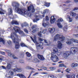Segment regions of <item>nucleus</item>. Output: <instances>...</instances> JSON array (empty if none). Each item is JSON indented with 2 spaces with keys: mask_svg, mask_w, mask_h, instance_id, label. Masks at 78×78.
I'll use <instances>...</instances> for the list:
<instances>
[{
  "mask_svg": "<svg viewBox=\"0 0 78 78\" xmlns=\"http://www.w3.org/2000/svg\"><path fill=\"white\" fill-rule=\"evenodd\" d=\"M12 6H13L15 7L16 10L17 11L19 14H20L22 15H26L28 17H31V12H29L30 11H32V12H33L35 11L34 7L32 5H30L29 7H27L28 11L27 10H24L18 8V6H19V4L18 3H16L15 2H13L12 3Z\"/></svg>",
  "mask_w": 78,
  "mask_h": 78,
  "instance_id": "nucleus-1",
  "label": "nucleus"
},
{
  "mask_svg": "<svg viewBox=\"0 0 78 78\" xmlns=\"http://www.w3.org/2000/svg\"><path fill=\"white\" fill-rule=\"evenodd\" d=\"M19 37H20L17 35L16 33L12 34L11 38H12V40L15 44H16L15 47V48H16V49H18V48H19V47H20V44H19V43L18 42Z\"/></svg>",
  "mask_w": 78,
  "mask_h": 78,
  "instance_id": "nucleus-2",
  "label": "nucleus"
},
{
  "mask_svg": "<svg viewBox=\"0 0 78 78\" xmlns=\"http://www.w3.org/2000/svg\"><path fill=\"white\" fill-rule=\"evenodd\" d=\"M58 39L60 40L61 42H63L65 40V37L62 35L57 34L54 37V41H56Z\"/></svg>",
  "mask_w": 78,
  "mask_h": 78,
  "instance_id": "nucleus-3",
  "label": "nucleus"
},
{
  "mask_svg": "<svg viewBox=\"0 0 78 78\" xmlns=\"http://www.w3.org/2000/svg\"><path fill=\"white\" fill-rule=\"evenodd\" d=\"M30 38L31 39L32 41L34 42V43L35 44V45L36 47H41L42 45H43V43H37L36 42V36H34V39L32 38V37H31Z\"/></svg>",
  "mask_w": 78,
  "mask_h": 78,
  "instance_id": "nucleus-4",
  "label": "nucleus"
},
{
  "mask_svg": "<svg viewBox=\"0 0 78 78\" xmlns=\"http://www.w3.org/2000/svg\"><path fill=\"white\" fill-rule=\"evenodd\" d=\"M13 28L14 30L15 33H17L18 32L21 36H23L25 35V34H24L23 31L20 30V28L19 27H14Z\"/></svg>",
  "mask_w": 78,
  "mask_h": 78,
  "instance_id": "nucleus-5",
  "label": "nucleus"
},
{
  "mask_svg": "<svg viewBox=\"0 0 78 78\" xmlns=\"http://www.w3.org/2000/svg\"><path fill=\"white\" fill-rule=\"evenodd\" d=\"M51 60L52 61L54 62H56L59 61V58L54 53H51Z\"/></svg>",
  "mask_w": 78,
  "mask_h": 78,
  "instance_id": "nucleus-6",
  "label": "nucleus"
},
{
  "mask_svg": "<svg viewBox=\"0 0 78 78\" xmlns=\"http://www.w3.org/2000/svg\"><path fill=\"white\" fill-rule=\"evenodd\" d=\"M44 20L43 21V23L42 24V26L44 27H46L47 26H48L49 25V23L47 22V23H45L46 22V20L48 21V20H49V18L47 16H46V20L45 19H44Z\"/></svg>",
  "mask_w": 78,
  "mask_h": 78,
  "instance_id": "nucleus-7",
  "label": "nucleus"
},
{
  "mask_svg": "<svg viewBox=\"0 0 78 78\" xmlns=\"http://www.w3.org/2000/svg\"><path fill=\"white\" fill-rule=\"evenodd\" d=\"M73 42H76V43H78V41L76 40L73 39L71 40H68L66 42V44L68 45H70V44H73Z\"/></svg>",
  "mask_w": 78,
  "mask_h": 78,
  "instance_id": "nucleus-8",
  "label": "nucleus"
},
{
  "mask_svg": "<svg viewBox=\"0 0 78 78\" xmlns=\"http://www.w3.org/2000/svg\"><path fill=\"white\" fill-rule=\"evenodd\" d=\"M57 25L58 27L60 28H62V26L61 25V23H59L60 22H63V19L62 18H59L57 20Z\"/></svg>",
  "mask_w": 78,
  "mask_h": 78,
  "instance_id": "nucleus-9",
  "label": "nucleus"
},
{
  "mask_svg": "<svg viewBox=\"0 0 78 78\" xmlns=\"http://www.w3.org/2000/svg\"><path fill=\"white\" fill-rule=\"evenodd\" d=\"M54 53H56L58 56H59L61 55V51H58V48H54L53 49Z\"/></svg>",
  "mask_w": 78,
  "mask_h": 78,
  "instance_id": "nucleus-10",
  "label": "nucleus"
},
{
  "mask_svg": "<svg viewBox=\"0 0 78 78\" xmlns=\"http://www.w3.org/2000/svg\"><path fill=\"white\" fill-rule=\"evenodd\" d=\"M37 26L36 25H34L32 27V30H33L32 32V33H36V32H37V31L38 30L37 28H37Z\"/></svg>",
  "mask_w": 78,
  "mask_h": 78,
  "instance_id": "nucleus-11",
  "label": "nucleus"
},
{
  "mask_svg": "<svg viewBox=\"0 0 78 78\" xmlns=\"http://www.w3.org/2000/svg\"><path fill=\"white\" fill-rule=\"evenodd\" d=\"M48 31L50 32V33L52 34L56 31V30H55V28H49L48 29Z\"/></svg>",
  "mask_w": 78,
  "mask_h": 78,
  "instance_id": "nucleus-12",
  "label": "nucleus"
},
{
  "mask_svg": "<svg viewBox=\"0 0 78 78\" xmlns=\"http://www.w3.org/2000/svg\"><path fill=\"white\" fill-rule=\"evenodd\" d=\"M56 19L55 18L54 16H52L51 18L50 22L51 23H54L55 22Z\"/></svg>",
  "mask_w": 78,
  "mask_h": 78,
  "instance_id": "nucleus-13",
  "label": "nucleus"
},
{
  "mask_svg": "<svg viewBox=\"0 0 78 78\" xmlns=\"http://www.w3.org/2000/svg\"><path fill=\"white\" fill-rule=\"evenodd\" d=\"M35 17L36 18H37V19H34V20H33L34 22H36L37 21H38V20H39L40 19H41V16H36Z\"/></svg>",
  "mask_w": 78,
  "mask_h": 78,
  "instance_id": "nucleus-14",
  "label": "nucleus"
},
{
  "mask_svg": "<svg viewBox=\"0 0 78 78\" xmlns=\"http://www.w3.org/2000/svg\"><path fill=\"white\" fill-rule=\"evenodd\" d=\"M69 51H66V52L64 54V57L65 59H67L69 56Z\"/></svg>",
  "mask_w": 78,
  "mask_h": 78,
  "instance_id": "nucleus-15",
  "label": "nucleus"
},
{
  "mask_svg": "<svg viewBox=\"0 0 78 78\" xmlns=\"http://www.w3.org/2000/svg\"><path fill=\"white\" fill-rule=\"evenodd\" d=\"M58 44L57 47L58 48L60 49V48H62V44H61V42L59 41H58Z\"/></svg>",
  "mask_w": 78,
  "mask_h": 78,
  "instance_id": "nucleus-16",
  "label": "nucleus"
},
{
  "mask_svg": "<svg viewBox=\"0 0 78 78\" xmlns=\"http://www.w3.org/2000/svg\"><path fill=\"white\" fill-rule=\"evenodd\" d=\"M14 72H19L22 71V69L21 68H16L13 69Z\"/></svg>",
  "mask_w": 78,
  "mask_h": 78,
  "instance_id": "nucleus-17",
  "label": "nucleus"
},
{
  "mask_svg": "<svg viewBox=\"0 0 78 78\" xmlns=\"http://www.w3.org/2000/svg\"><path fill=\"white\" fill-rule=\"evenodd\" d=\"M66 76L67 78H75V74H73L72 76L69 74H66Z\"/></svg>",
  "mask_w": 78,
  "mask_h": 78,
  "instance_id": "nucleus-18",
  "label": "nucleus"
},
{
  "mask_svg": "<svg viewBox=\"0 0 78 78\" xmlns=\"http://www.w3.org/2000/svg\"><path fill=\"white\" fill-rule=\"evenodd\" d=\"M71 67H72V68H75V67H76L78 66V64L77 63H72L71 64Z\"/></svg>",
  "mask_w": 78,
  "mask_h": 78,
  "instance_id": "nucleus-19",
  "label": "nucleus"
},
{
  "mask_svg": "<svg viewBox=\"0 0 78 78\" xmlns=\"http://www.w3.org/2000/svg\"><path fill=\"white\" fill-rule=\"evenodd\" d=\"M17 76H19V77L20 78H26V77H25L24 75L22 74H17Z\"/></svg>",
  "mask_w": 78,
  "mask_h": 78,
  "instance_id": "nucleus-20",
  "label": "nucleus"
},
{
  "mask_svg": "<svg viewBox=\"0 0 78 78\" xmlns=\"http://www.w3.org/2000/svg\"><path fill=\"white\" fill-rule=\"evenodd\" d=\"M38 57L39 59H40V60H41L42 61H43V60H44V58L42 55H38Z\"/></svg>",
  "mask_w": 78,
  "mask_h": 78,
  "instance_id": "nucleus-21",
  "label": "nucleus"
},
{
  "mask_svg": "<svg viewBox=\"0 0 78 78\" xmlns=\"http://www.w3.org/2000/svg\"><path fill=\"white\" fill-rule=\"evenodd\" d=\"M44 42L46 44H47V45H48V46H50V44H51V43H50V41L48 40H45Z\"/></svg>",
  "mask_w": 78,
  "mask_h": 78,
  "instance_id": "nucleus-22",
  "label": "nucleus"
},
{
  "mask_svg": "<svg viewBox=\"0 0 78 78\" xmlns=\"http://www.w3.org/2000/svg\"><path fill=\"white\" fill-rule=\"evenodd\" d=\"M66 20H69L70 22H71L72 21V19L70 18V17L69 15H67Z\"/></svg>",
  "mask_w": 78,
  "mask_h": 78,
  "instance_id": "nucleus-23",
  "label": "nucleus"
},
{
  "mask_svg": "<svg viewBox=\"0 0 78 78\" xmlns=\"http://www.w3.org/2000/svg\"><path fill=\"white\" fill-rule=\"evenodd\" d=\"M49 12V10L46 9L44 10L43 12H41V13L42 14H45L46 12Z\"/></svg>",
  "mask_w": 78,
  "mask_h": 78,
  "instance_id": "nucleus-24",
  "label": "nucleus"
},
{
  "mask_svg": "<svg viewBox=\"0 0 78 78\" xmlns=\"http://www.w3.org/2000/svg\"><path fill=\"white\" fill-rule=\"evenodd\" d=\"M11 67V65L9 63H7V65L6 67V69H10Z\"/></svg>",
  "mask_w": 78,
  "mask_h": 78,
  "instance_id": "nucleus-25",
  "label": "nucleus"
},
{
  "mask_svg": "<svg viewBox=\"0 0 78 78\" xmlns=\"http://www.w3.org/2000/svg\"><path fill=\"white\" fill-rule=\"evenodd\" d=\"M12 24H15V25H19V22L17 21L14 20L12 21Z\"/></svg>",
  "mask_w": 78,
  "mask_h": 78,
  "instance_id": "nucleus-26",
  "label": "nucleus"
},
{
  "mask_svg": "<svg viewBox=\"0 0 78 78\" xmlns=\"http://www.w3.org/2000/svg\"><path fill=\"white\" fill-rule=\"evenodd\" d=\"M20 45L22 47H27V48H28V47L27 46V45H25V44H24L23 43H21Z\"/></svg>",
  "mask_w": 78,
  "mask_h": 78,
  "instance_id": "nucleus-27",
  "label": "nucleus"
},
{
  "mask_svg": "<svg viewBox=\"0 0 78 78\" xmlns=\"http://www.w3.org/2000/svg\"><path fill=\"white\" fill-rule=\"evenodd\" d=\"M70 15L72 17H75V16H76V13L75 12H71Z\"/></svg>",
  "mask_w": 78,
  "mask_h": 78,
  "instance_id": "nucleus-28",
  "label": "nucleus"
},
{
  "mask_svg": "<svg viewBox=\"0 0 78 78\" xmlns=\"http://www.w3.org/2000/svg\"><path fill=\"white\" fill-rule=\"evenodd\" d=\"M2 42V43L3 44H5V39H3L2 38H0V42Z\"/></svg>",
  "mask_w": 78,
  "mask_h": 78,
  "instance_id": "nucleus-29",
  "label": "nucleus"
},
{
  "mask_svg": "<svg viewBox=\"0 0 78 78\" xmlns=\"http://www.w3.org/2000/svg\"><path fill=\"white\" fill-rule=\"evenodd\" d=\"M12 9H9V12H8V14L9 15H10V14H12Z\"/></svg>",
  "mask_w": 78,
  "mask_h": 78,
  "instance_id": "nucleus-30",
  "label": "nucleus"
},
{
  "mask_svg": "<svg viewBox=\"0 0 78 78\" xmlns=\"http://www.w3.org/2000/svg\"><path fill=\"white\" fill-rule=\"evenodd\" d=\"M4 12H5V11L3 10V9H1V10L0 11V14H4Z\"/></svg>",
  "mask_w": 78,
  "mask_h": 78,
  "instance_id": "nucleus-31",
  "label": "nucleus"
},
{
  "mask_svg": "<svg viewBox=\"0 0 78 78\" xmlns=\"http://www.w3.org/2000/svg\"><path fill=\"white\" fill-rule=\"evenodd\" d=\"M64 32H67V28L66 27H64L63 28Z\"/></svg>",
  "mask_w": 78,
  "mask_h": 78,
  "instance_id": "nucleus-32",
  "label": "nucleus"
},
{
  "mask_svg": "<svg viewBox=\"0 0 78 78\" xmlns=\"http://www.w3.org/2000/svg\"><path fill=\"white\" fill-rule=\"evenodd\" d=\"M26 54L27 57H30L31 56V54H30V53H29L28 52H26Z\"/></svg>",
  "mask_w": 78,
  "mask_h": 78,
  "instance_id": "nucleus-33",
  "label": "nucleus"
},
{
  "mask_svg": "<svg viewBox=\"0 0 78 78\" xmlns=\"http://www.w3.org/2000/svg\"><path fill=\"white\" fill-rule=\"evenodd\" d=\"M59 67H66V66L64 65V64H60L59 65Z\"/></svg>",
  "mask_w": 78,
  "mask_h": 78,
  "instance_id": "nucleus-34",
  "label": "nucleus"
},
{
  "mask_svg": "<svg viewBox=\"0 0 78 78\" xmlns=\"http://www.w3.org/2000/svg\"><path fill=\"white\" fill-rule=\"evenodd\" d=\"M50 3H46L45 4V6H47V7H49L50 6Z\"/></svg>",
  "mask_w": 78,
  "mask_h": 78,
  "instance_id": "nucleus-35",
  "label": "nucleus"
},
{
  "mask_svg": "<svg viewBox=\"0 0 78 78\" xmlns=\"http://www.w3.org/2000/svg\"><path fill=\"white\" fill-rule=\"evenodd\" d=\"M12 58L13 59H18V57H16L15 55H12Z\"/></svg>",
  "mask_w": 78,
  "mask_h": 78,
  "instance_id": "nucleus-36",
  "label": "nucleus"
},
{
  "mask_svg": "<svg viewBox=\"0 0 78 78\" xmlns=\"http://www.w3.org/2000/svg\"><path fill=\"white\" fill-rule=\"evenodd\" d=\"M41 31L43 34H45V33L47 31V30L45 29V30H42Z\"/></svg>",
  "mask_w": 78,
  "mask_h": 78,
  "instance_id": "nucleus-37",
  "label": "nucleus"
},
{
  "mask_svg": "<svg viewBox=\"0 0 78 78\" xmlns=\"http://www.w3.org/2000/svg\"><path fill=\"white\" fill-rule=\"evenodd\" d=\"M65 70L66 72H67L68 73H69V72L70 71V69L69 68H68L66 69Z\"/></svg>",
  "mask_w": 78,
  "mask_h": 78,
  "instance_id": "nucleus-38",
  "label": "nucleus"
},
{
  "mask_svg": "<svg viewBox=\"0 0 78 78\" xmlns=\"http://www.w3.org/2000/svg\"><path fill=\"white\" fill-rule=\"evenodd\" d=\"M41 33L42 32L41 31H40L38 33V35L40 37H41Z\"/></svg>",
  "mask_w": 78,
  "mask_h": 78,
  "instance_id": "nucleus-39",
  "label": "nucleus"
},
{
  "mask_svg": "<svg viewBox=\"0 0 78 78\" xmlns=\"http://www.w3.org/2000/svg\"><path fill=\"white\" fill-rule=\"evenodd\" d=\"M9 73H10V75L12 76L13 75H14V73L12 71H10L9 72Z\"/></svg>",
  "mask_w": 78,
  "mask_h": 78,
  "instance_id": "nucleus-40",
  "label": "nucleus"
},
{
  "mask_svg": "<svg viewBox=\"0 0 78 78\" xmlns=\"http://www.w3.org/2000/svg\"><path fill=\"white\" fill-rule=\"evenodd\" d=\"M7 42L8 44H9V45H10V44H11V41L10 40H9L8 41H7Z\"/></svg>",
  "mask_w": 78,
  "mask_h": 78,
  "instance_id": "nucleus-41",
  "label": "nucleus"
},
{
  "mask_svg": "<svg viewBox=\"0 0 78 78\" xmlns=\"http://www.w3.org/2000/svg\"><path fill=\"white\" fill-rule=\"evenodd\" d=\"M39 41H40V42H42L43 41H44V40H43V39H42L41 38H39Z\"/></svg>",
  "mask_w": 78,
  "mask_h": 78,
  "instance_id": "nucleus-42",
  "label": "nucleus"
},
{
  "mask_svg": "<svg viewBox=\"0 0 78 78\" xmlns=\"http://www.w3.org/2000/svg\"><path fill=\"white\" fill-rule=\"evenodd\" d=\"M24 31H25V32L26 33H28V30H27V29H24Z\"/></svg>",
  "mask_w": 78,
  "mask_h": 78,
  "instance_id": "nucleus-43",
  "label": "nucleus"
},
{
  "mask_svg": "<svg viewBox=\"0 0 78 78\" xmlns=\"http://www.w3.org/2000/svg\"><path fill=\"white\" fill-rule=\"evenodd\" d=\"M73 36H75L76 37H77V38H78V34H76V35L75 34H74L73 35Z\"/></svg>",
  "mask_w": 78,
  "mask_h": 78,
  "instance_id": "nucleus-44",
  "label": "nucleus"
},
{
  "mask_svg": "<svg viewBox=\"0 0 78 78\" xmlns=\"http://www.w3.org/2000/svg\"><path fill=\"white\" fill-rule=\"evenodd\" d=\"M34 61L35 62H39V61L37 58H35L34 59Z\"/></svg>",
  "mask_w": 78,
  "mask_h": 78,
  "instance_id": "nucleus-45",
  "label": "nucleus"
},
{
  "mask_svg": "<svg viewBox=\"0 0 78 78\" xmlns=\"http://www.w3.org/2000/svg\"><path fill=\"white\" fill-rule=\"evenodd\" d=\"M5 52H6L7 53H9L11 52V51L9 50H6Z\"/></svg>",
  "mask_w": 78,
  "mask_h": 78,
  "instance_id": "nucleus-46",
  "label": "nucleus"
},
{
  "mask_svg": "<svg viewBox=\"0 0 78 78\" xmlns=\"http://www.w3.org/2000/svg\"><path fill=\"white\" fill-rule=\"evenodd\" d=\"M2 67L3 69H6V67H5L4 66H2Z\"/></svg>",
  "mask_w": 78,
  "mask_h": 78,
  "instance_id": "nucleus-47",
  "label": "nucleus"
},
{
  "mask_svg": "<svg viewBox=\"0 0 78 78\" xmlns=\"http://www.w3.org/2000/svg\"><path fill=\"white\" fill-rule=\"evenodd\" d=\"M8 55L9 56H12V54L11 53V52L8 53Z\"/></svg>",
  "mask_w": 78,
  "mask_h": 78,
  "instance_id": "nucleus-48",
  "label": "nucleus"
},
{
  "mask_svg": "<svg viewBox=\"0 0 78 78\" xmlns=\"http://www.w3.org/2000/svg\"><path fill=\"white\" fill-rule=\"evenodd\" d=\"M19 62H20L21 63H24V62H23V61L22 60H20L19 61Z\"/></svg>",
  "mask_w": 78,
  "mask_h": 78,
  "instance_id": "nucleus-49",
  "label": "nucleus"
},
{
  "mask_svg": "<svg viewBox=\"0 0 78 78\" xmlns=\"http://www.w3.org/2000/svg\"><path fill=\"white\" fill-rule=\"evenodd\" d=\"M42 69H44V70H47V68L46 67H42Z\"/></svg>",
  "mask_w": 78,
  "mask_h": 78,
  "instance_id": "nucleus-50",
  "label": "nucleus"
},
{
  "mask_svg": "<svg viewBox=\"0 0 78 78\" xmlns=\"http://www.w3.org/2000/svg\"><path fill=\"white\" fill-rule=\"evenodd\" d=\"M78 10V7H76L74 9V10L75 11L76 10Z\"/></svg>",
  "mask_w": 78,
  "mask_h": 78,
  "instance_id": "nucleus-51",
  "label": "nucleus"
},
{
  "mask_svg": "<svg viewBox=\"0 0 78 78\" xmlns=\"http://www.w3.org/2000/svg\"><path fill=\"white\" fill-rule=\"evenodd\" d=\"M1 53L2 54V55H5V52H1Z\"/></svg>",
  "mask_w": 78,
  "mask_h": 78,
  "instance_id": "nucleus-52",
  "label": "nucleus"
},
{
  "mask_svg": "<svg viewBox=\"0 0 78 78\" xmlns=\"http://www.w3.org/2000/svg\"><path fill=\"white\" fill-rule=\"evenodd\" d=\"M56 68L55 67H52V70H56Z\"/></svg>",
  "mask_w": 78,
  "mask_h": 78,
  "instance_id": "nucleus-53",
  "label": "nucleus"
},
{
  "mask_svg": "<svg viewBox=\"0 0 78 78\" xmlns=\"http://www.w3.org/2000/svg\"><path fill=\"white\" fill-rule=\"evenodd\" d=\"M75 2L76 3L78 2V0H74Z\"/></svg>",
  "mask_w": 78,
  "mask_h": 78,
  "instance_id": "nucleus-54",
  "label": "nucleus"
},
{
  "mask_svg": "<svg viewBox=\"0 0 78 78\" xmlns=\"http://www.w3.org/2000/svg\"><path fill=\"white\" fill-rule=\"evenodd\" d=\"M49 69L51 70H53V67H51L49 68Z\"/></svg>",
  "mask_w": 78,
  "mask_h": 78,
  "instance_id": "nucleus-55",
  "label": "nucleus"
},
{
  "mask_svg": "<svg viewBox=\"0 0 78 78\" xmlns=\"http://www.w3.org/2000/svg\"><path fill=\"white\" fill-rule=\"evenodd\" d=\"M42 73V74H47V73L46 72H43Z\"/></svg>",
  "mask_w": 78,
  "mask_h": 78,
  "instance_id": "nucleus-56",
  "label": "nucleus"
},
{
  "mask_svg": "<svg viewBox=\"0 0 78 78\" xmlns=\"http://www.w3.org/2000/svg\"><path fill=\"white\" fill-rule=\"evenodd\" d=\"M58 72H61V70H60V69H58L57 70Z\"/></svg>",
  "mask_w": 78,
  "mask_h": 78,
  "instance_id": "nucleus-57",
  "label": "nucleus"
},
{
  "mask_svg": "<svg viewBox=\"0 0 78 78\" xmlns=\"http://www.w3.org/2000/svg\"><path fill=\"white\" fill-rule=\"evenodd\" d=\"M76 19H78V15L77 14L76 15Z\"/></svg>",
  "mask_w": 78,
  "mask_h": 78,
  "instance_id": "nucleus-58",
  "label": "nucleus"
},
{
  "mask_svg": "<svg viewBox=\"0 0 78 78\" xmlns=\"http://www.w3.org/2000/svg\"><path fill=\"white\" fill-rule=\"evenodd\" d=\"M44 16H45V14H43V15L42 16V17H44Z\"/></svg>",
  "mask_w": 78,
  "mask_h": 78,
  "instance_id": "nucleus-59",
  "label": "nucleus"
},
{
  "mask_svg": "<svg viewBox=\"0 0 78 78\" xmlns=\"http://www.w3.org/2000/svg\"><path fill=\"white\" fill-rule=\"evenodd\" d=\"M38 70H39V71H40L41 70H42V69H38Z\"/></svg>",
  "mask_w": 78,
  "mask_h": 78,
  "instance_id": "nucleus-60",
  "label": "nucleus"
},
{
  "mask_svg": "<svg viewBox=\"0 0 78 78\" xmlns=\"http://www.w3.org/2000/svg\"><path fill=\"white\" fill-rule=\"evenodd\" d=\"M37 74V73H36L34 74L33 76H35L36 74Z\"/></svg>",
  "mask_w": 78,
  "mask_h": 78,
  "instance_id": "nucleus-61",
  "label": "nucleus"
},
{
  "mask_svg": "<svg viewBox=\"0 0 78 78\" xmlns=\"http://www.w3.org/2000/svg\"><path fill=\"white\" fill-rule=\"evenodd\" d=\"M58 64H60V63H62V62L60 61V62H58Z\"/></svg>",
  "mask_w": 78,
  "mask_h": 78,
  "instance_id": "nucleus-62",
  "label": "nucleus"
},
{
  "mask_svg": "<svg viewBox=\"0 0 78 78\" xmlns=\"http://www.w3.org/2000/svg\"><path fill=\"white\" fill-rule=\"evenodd\" d=\"M23 25H25V23H23V24H22V26H23Z\"/></svg>",
  "mask_w": 78,
  "mask_h": 78,
  "instance_id": "nucleus-63",
  "label": "nucleus"
},
{
  "mask_svg": "<svg viewBox=\"0 0 78 78\" xmlns=\"http://www.w3.org/2000/svg\"><path fill=\"white\" fill-rule=\"evenodd\" d=\"M52 65H56V63H53Z\"/></svg>",
  "mask_w": 78,
  "mask_h": 78,
  "instance_id": "nucleus-64",
  "label": "nucleus"
}]
</instances>
